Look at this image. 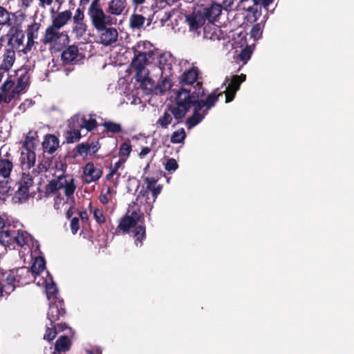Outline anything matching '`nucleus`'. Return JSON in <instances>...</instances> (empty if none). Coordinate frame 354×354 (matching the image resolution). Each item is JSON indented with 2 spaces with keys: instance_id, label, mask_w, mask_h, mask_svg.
Instances as JSON below:
<instances>
[{
  "instance_id": "1",
  "label": "nucleus",
  "mask_w": 354,
  "mask_h": 354,
  "mask_svg": "<svg viewBox=\"0 0 354 354\" xmlns=\"http://www.w3.org/2000/svg\"><path fill=\"white\" fill-rule=\"evenodd\" d=\"M223 94V92L221 91L219 88H216L205 100H202L201 97L205 95V89L201 85L198 84L192 95L185 90L179 92L177 97L178 106H170L169 109L178 123L185 117L194 104H196L198 108L204 109L205 114H207L208 111L215 106L219 97Z\"/></svg>"
},
{
  "instance_id": "2",
  "label": "nucleus",
  "mask_w": 354,
  "mask_h": 354,
  "mask_svg": "<svg viewBox=\"0 0 354 354\" xmlns=\"http://www.w3.org/2000/svg\"><path fill=\"white\" fill-rule=\"evenodd\" d=\"M0 216V243H37L32 236L26 231L15 230Z\"/></svg>"
},
{
  "instance_id": "3",
  "label": "nucleus",
  "mask_w": 354,
  "mask_h": 354,
  "mask_svg": "<svg viewBox=\"0 0 354 354\" xmlns=\"http://www.w3.org/2000/svg\"><path fill=\"white\" fill-rule=\"evenodd\" d=\"M3 280V292L8 295L16 287L28 284L30 281V272L28 268L21 267L5 271Z\"/></svg>"
},
{
  "instance_id": "4",
  "label": "nucleus",
  "mask_w": 354,
  "mask_h": 354,
  "mask_svg": "<svg viewBox=\"0 0 354 354\" xmlns=\"http://www.w3.org/2000/svg\"><path fill=\"white\" fill-rule=\"evenodd\" d=\"M140 43H138L136 46L133 48L134 51V57L131 63V67L136 71V80L137 82L141 83V86H144L145 82H150L149 77V71L147 68L149 64L147 58V53L145 52H140L137 48H140Z\"/></svg>"
},
{
  "instance_id": "5",
  "label": "nucleus",
  "mask_w": 354,
  "mask_h": 354,
  "mask_svg": "<svg viewBox=\"0 0 354 354\" xmlns=\"http://www.w3.org/2000/svg\"><path fill=\"white\" fill-rule=\"evenodd\" d=\"M64 189V193L68 200L74 198L73 194L76 189L74 178L69 175H61L51 180L46 186V192L54 193Z\"/></svg>"
},
{
  "instance_id": "6",
  "label": "nucleus",
  "mask_w": 354,
  "mask_h": 354,
  "mask_svg": "<svg viewBox=\"0 0 354 354\" xmlns=\"http://www.w3.org/2000/svg\"><path fill=\"white\" fill-rule=\"evenodd\" d=\"M198 77V70L196 67H192L189 70H186L180 77H179V83L180 84V88H178L174 93V101L175 105L174 106H178V100L177 97L178 93L182 90H185L189 91L191 95H192L194 88L198 87V84L201 85L203 86V83L201 82L197 81Z\"/></svg>"
},
{
  "instance_id": "7",
  "label": "nucleus",
  "mask_w": 354,
  "mask_h": 354,
  "mask_svg": "<svg viewBox=\"0 0 354 354\" xmlns=\"http://www.w3.org/2000/svg\"><path fill=\"white\" fill-rule=\"evenodd\" d=\"M87 15L91 25L97 31L102 30L105 28V26L113 24V18L106 14L102 7L88 8Z\"/></svg>"
},
{
  "instance_id": "8",
  "label": "nucleus",
  "mask_w": 354,
  "mask_h": 354,
  "mask_svg": "<svg viewBox=\"0 0 354 354\" xmlns=\"http://www.w3.org/2000/svg\"><path fill=\"white\" fill-rule=\"evenodd\" d=\"M246 80V75L245 74L234 75L231 78L226 77L222 87L225 86L228 83L227 86L223 92L225 95V102L229 103L232 102L236 95V92L239 90L241 84Z\"/></svg>"
},
{
  "instance_id": "9",
  "label": "nucleus",
  "mask_w": 354,
  "mask_h": 354,
  "mask_svg": "<svg viewBox=\"0 0 354 354\" xmlns=\"http://www.w3.org/2000/svg\"><path fill=\"white\" fill-rule=\"evenodd\" d=\"M144 180L147 184L146 189L139 192L133 204V205H138L139 202L140 204L143 203L145 212L150 216L153 205L152 202L150 201L149 190L155 186L157 180L153 177H145Z\"/></svg>"
},
{
  "instance_id": "10",
  "label": "nucleus",
  "mask_w": 354,
  "mask_h": 354,
  "mask_svg": "<svg viewBox=\"0 0 354 354\" xmlns=\"http://www.w3.org/2000/svg\"><path fill=\"white\" fill-rule=\"evenodd\" d=\"M6 37L8 39L7 47H12L15 50H21V46H24L25 34L20 24L11 26Z\"/></svg>"
},
{
  "instance_id": "11",
  "label": "nucleus",
  "mask_w": 354,
  "mask_h": 354,
  "mask_svg": "<svg viewBox=\"0 0 354 354\" xmlns=\"http://www.w3.org/2000/svg\"><path fill=\"white\" fill-rule=\"evenodd\" d=\"M66 314L64 302L62 299L51 301L47 313V318L50 323L57 324L59 320L64 318Z\"/></svg>"
},
{
  "instance_id": "12",
  "label": "nucleus",
  "mask_w": 354,
  "mask_h": 354,
  "mask_svg": "<svg viewBox=\"0 0 354 354\" xmlns=\"http://www.w3.org/2000/svg\"><path fill=\"white\" fill-rule=\"evenodd\" d=\"M84 8H77L75 12V15L72 16L73 28L72 32L77 38L82 37L87 30V24L84 21Z\"/></svg>"
},
{
  "instance_id": "13",
  "label": "nucleus",
  "mask_w": 354,
  "mask_h": 354,
  "mask_svg": "<svg viewBox=\"0 0 354 354\" xmlns=\"http://www.w3.org/2000/svg\"><path fill=\"white\" fill-rule=\"evenodd\" d=\"M199 10L205 20H207L209 23H214L220 17L223 10V6L220 3L211 1L207 5L203 6L202 8Z\"/></svg>"
},
{
  "instance_id": "14",
  "label": "nucleus",
  "mask_w": 354,
  "mask_h": 354,
  "mask_svg": "<svg viewBox=\"0 0 354 354\" xmlns=\"http://www.w3.org/2000/svg\"><path fill=\"white\" fill-rule=\"evenodd\" d=\"M17 193L24 198L29 196V189L33 185V178L29 174L23 173L20 180L17 183Z\"/></svg>"
},
{
  "instance_id": "15",
  "label": "nucleus",
  "mask_w": 354,
  "mask_h": 354,
  "mask_svg": "<svg viewBox=\"0 0 354 354\" xmlns=\"http://www.w3.org/2000/svg\"><path fill=\"white\" fill-rule=\"evenodd\" d=\"M109 26H105V28L100 31V43L104 46H109L115 43L118 37V33L115 28L109 27Z\"/></svg>"
},
{
  "instance_id": "16",
  "label": "nucleus",
  "mask_w": 354,
  "mask_h": 354,
  "mask_svg": "<svg viewBox=\"0 0 354 354\" xmlns=\"http://www.w3.org/2000/svg\"><path fill=\"white\" fill-rule=\"evenodd\" d=\"M83 172L86 183L96 182L102 176V170L95 167L92 162H89L85 165Z\"/></svg>"
},
{
  "instance_id": "17",
  "label": "nucleus",
  "mask_w": 354,
  "mask_h": 354,
  "mask_svg": "<svg viewBox=\"0 0 354 354\" xmlns=\"http://www.w3.org/2000/svg\"><path fill=\"white\" fill-rule=\"evenodd\" d=\"M41 146L44 153L53 154L59 147V140L56 136L48 133L44 136Z\"/></svg>"
},
{
  "instance_id": "18",
  "label": "nucleus",
  "mask_w": 354,
  "mask_h": 354,
  "mask_svg": "<svg viewBox=\"0 0 354 354\" xmlns=\"http://www.w3.org/2000/svg\"><path fill=\"white\" fill-rule=\"evenodd\" d=\"M186 21L189 25L190 30L197 31L205 24V19L198 10L186 16Z\"/></svg>"
},
{
  "instance_id": "19",
  "label": "nucleus",
  "mask_w": 354,
  "mask_h": 354,
  "mask_svg": "<svg viewBox=\"0 0 354 354\" xmlns=\"http://www.w3.org/2000/svg\"><path fill=\"white\" fill-rule=\"evenodd\" d=\"M68 328L66 324L61 321L57 324H53L50 322V325L46 326V330L44 335V339L50 342L53 340L57 333L64 331Z\"/></svg>"
},
{
  "instance_id": "20",
  "label": "nucleus",
  "mask_w": 354,
  "mask_h": 354,
  "mask_svg": "<svg viewBox=\"0 0 354 354\" xmlns=\"http://www.w3.org/2000/svg\"><path fill=\"white\" fill-rule=\"evenodd\" d=\"M79 50L75 45H71L64 49L61 55L63 62L66 64H75L78 62Z\"/></svg>"
},
{
  "instance_id": "21",
  "label": "nucleus",
  "mask_w": 354,
  "mask_h": 354,
  "mask_svg": "<svg viewBox=\"0 0 354 354\" xmlns=\"http://www.w3.org/2000/svg\"><path fill=\"white\" fill-rule=\"evenodd\" d=\"M15 51L12 47H6L3 55V61L0 65V70L8 71L12 67L15 61Z\"/></svg>"
},
{
  "instance_id": "22",
  "label": "nucleus",
  "mask_w": 354,
  "mask_h": 354,
  "mask_svg": "<svg viewBox=\"0 0 354 354\" xmlns=\"http://www.w3.org/2000/svg\"><path fill=\"white\" fill-rule=\"evenodd\" d=\"M192 107H194V113L186 121V124L188 128H192L197 125L207 115L205 114V110L201 107L198 108L196 104H193Z\"/></svg>"
},
{
  "instance_id": "23",
  "label": "nucleus",
  "mask_w": 354,
  "mask_h": 354,
  "mask_svg": "<svg viewBox=\"0 0 354 354\" xmlns=\"http://www.w3.org/2000/svg\"><path fill=\"white\" fill-rule=\"evenodd\" d=\"M192 107H194V113L186 121V124L188 128H192L197 125L207 115L205 114V110L201 107L198 108L196 104H193Z\"/></svg>"
},
{
  "instance_id": "24",
  "label": "nucleus",
  "mask_w": 354,
  "mask_h": 354,
  "mask_svg": "<svg viewBox=\"0 0 354 354\" xmlns=\"http://www.w3.org/2000/svg\"><path fill=\"white\" fill-rule=\"evenodd\" d=\"M127 0H111L109 2L107 12L113 15H120L125 10Z\"/></svg>"
},
{
  "instance_id": "25",
  "label": "nucleus",
  "mask_w": 354,
  "mask_h": 354,
  "mask_svg": "<svg viewBox=\"0 0 354 354\" xmlns=\"http://www.w3.org/2000/svg\"><path fill=\"white\" fill-rule=\"evenodd\" d=\"M21 162L22 167L30 169L34 167L36 160V154L35 150L25 151L21 153Z\"/></svg>"
},
{
  "instance_id": "26",
  "label": "nucleus",
  "mask_w": 354,
  "mask_h": 354,
  "mask_svg": "<svg viewBox=\"0 0 354 354\" xmlns=\"http://www.w3.org/2000/svg\"><path fill=\"white\" fill-rule=\"evenodd\" d=\"M72 13L70 10L59 12L53 18L52 25L53 27L60 29L71 19Z\"/></svg>"
},
{
  "instance_id": "27",
  "label": "nucleus",
  "mask_w": 354,
  "mask_h": 354,
  "mask_svg": "<svg viewBox=\"0 0 354 354\" xmlns=\"http://www.w3.org/2000/svg\"><path fill=\"white\" fill-rule=\"evenodd\" d=\"M59 28L53 27V25L48 26L46 29L45 35L43 39L44 44H53L57 41L60 37L61 33L59 32Z\"/></svg>"
},
{
  "instance_id": "28",
  "label": "nucleus",
  "mask_w": 354,
  "mask_h": 354,
  "mask_svg": "<svg viewBox=\"0 0 354 354\" xmlns=\"http://www.w3.org/2000/svg\"><path fill=\"white\" fill-rule=\"evenodd\" d=\"M175 103L172 105L174 106ZM171 105L168 106L167 109L165 111L162 115H161L156 122V126L157 128L161 129H167L169 125L171 123L173 120L172 113L169 111V108Z\"/></svg>"
},
{
  "instance_id": "29",
  "label": "nucleus",
  "mask_w": 354,
  "mask_h": 354,
  "mask_svg": "<svg viewBox=\"0 0 354 354\" xmlns=\"http://www.w3.org/2000/svg\"><path fill=\"white\" fill-rule=\"evenodd\" d=\"M71 340L66 335H62L58 338L55 344V350L57 352H65L71 347Z\"/></svg>"
},
{
  "instance_id": "30",
  "label": "nucleus",
  "mask_w": 354,
  "mask_h": 354,
  "mask_svg": "<svg viewBox=\"0 0 354 354\" xmlns=\"http://www.w3.org/2000/svg\"><path fill=\"white\" fill-rule=\"evenodd\" d=\"M13 168L12 162L8 159H0V176L8 178Z\"/></svg>"
},
{
  "instance_id": "31",
  "label": "nucleus",
  "mask_w": 354,
  "mask_h": 354,
  "mask_svg": "<svg viewBox=\"0 0 354 354\" xmlns=\"http://www.w3.org/2000/svg\"><path fill=\"white\" fill-rule=\"evenodd\" d=\"M129 211L121 218L118 227L124 232H128L130 228L136 227L137 223L133 218L129 216Z\"/></svg>"
},
{
  "instance_id": "32",
  "label": "nucleus",
  "mask_w": 354,
  "mask_h": 354,
  "mask_svg": "<svg viewBox=\"0 0 354 354\" xmlns=\"http://www.w3.org/2000/svg\"><path fill=\"white\" fill-rule=\"evenodd\" d=\"M11 15L15 14L9 12L5 7L0 6V27L11 26Z\"/></svg>"
},
{
  "instance_id": "33",
  "label": "nucleus",
  "mask_w": 354,
  "mask_h": 354,
  "mask_svg": "<svg viewBox=\"0 0 354 354\" xmlns=\"http://www.w3.org/2000/svg\"><path fill=\"white\" fill-rule=\"evenodd\" d=\"M82 120L80 115H74L68 120V129L80 131L83 129Z\"/></svg>"
},
{
  "instance_id": "34",
  "label": "nucleus",
  "mask_w": 354,
  "mask_h": 354,
  "mask_svg": "<svg viewBox=\"0 0 354 354\" xmlns=\"http://www.w3.org/2000/svg\"><path fill=\"white\" fill-rule=\"evenodd\" d=\"M145 20H146V18L144 16H142V15L133 14L130 17V19H129L130 26L133 29H138L139 30L143 26Z\"/></svg>"
},
{
  "instance_id": "35",
  "label": "nucleus",
  "mask_w": 354,
  "mask_h": 354,
  "mask_svg": "<svg viewBox=\"0 0 354 354\" xmlns=\"http://www.w3.org/2000/svg\"><path fill=\"white\" fill-rule=\"evenodd\" d=\"M135 241L142 243L146 239V228L143 225H136L132 230Z\"/></svg>"
},
{
  "instance_id": "36",
  "label": "nucleus",
  "mask_w": 354,
  "mask_h": 354,
  "mask_svg": "<svg viewBox=\"0 0 354 354\" xmlns=\"http://www.w3.org/2000/svg\"><path fill=\"white\" fill-rule=\"evenodd\" d=\"M203 37L212 41L219 40V36L216 32V28L210 25L204 26Z\"/></svg>"
},
{
  "instance_id": "37",
  "label": "nucleus",
  "mask_w": 354,
  "mask_h": 354,
  "mask_svg": "<svg viewBox=\"0 0 354 354\" xmlns=\"http://www.w3.org/2000/svg\"><path fill=\"white\" fill-rule=\"evenodd\" d=\"M107 133H120L122 131L120 124L114 122L113 121H105L102 124Z\"/></svg>"
},
{
  "instance_id": "38",
  "label": "nucleus",
  "mask_w": 354,
  "mask_h": 354,
  "mask_svg": "<svg viewBox=\"0 0 354 354\" xmlns=\"http://www.w3.org/2000/svg\"><path fill=\"white\" fill-rule=\"evenodd\" d=\"M30 74L28 71H25L17 79V83L15 89L21 91L25 89L29 85Z\"/></svg>"
},
{
  "instance_id": "39",
  "label": "nucleus",
  "mask_w": 354,
  "mask_h": 354,
  "mask_svg": "<svg viewBox=\"0 0 354 354\" xmlns=\"http://www.w3.org/2000/svg\"><path fill=\"white\" fill-rule=\"evenodd\" d=\"M65 140L67 143H74L80 140L82 135L80 131L68 129L64 133Z\"/></svg>"
},
{
  "instance_id": "40",
  "label": "nucleus",
  "mask_w": 354,
  "mask_h": 354,
  "mask_svg": "<svg viewBox=\"0 0 354 354\" xmlns=\"http://www.w3.org/2000/svg\"><path fill=\"white\" fill-rule=\"evenodd\" d=\"M185 138V131L183 128H181L172 133L171 136V142L174 144H180L184 142Z\"/></svg>"
},
{
  "instance_id": "41",
  "label": "nucleus",
  "mask_w": 354,
  "mask_h": 354,
  "mask_svg": "<svg viewBox=\"0 0 354 354\" xmlns=\"http://www.w3.org/2000/svg\"><path fill=\"white\" fill-rule=\"evenodd\" d=\"M131 150L132 147L130 141L124 142L120 146L118 156L120 158H124L127 160Z\"/></svg>"
},
{
  "instance_id": "42",
  "label": "nucleus",
  "mask_w": 354,
  "mask_h": 354,
  "mask_svg": "<svg viewBox=\"0 0 354 354\" xmlns=\"http://www.w3.org/2000/svg\"><path fill=\"white\" fill-rule=\"evenodd\" d=\"M46 292L47 295L48 299L51 301H55L57 299H59L57 297L58 290L56 286V284L54 282L51 283H47L46 286Z\"/></svg>"
},
{
  "instance_id": "43",
  "label": "nucleus",
  "mask_w": 354,
  "mask_h": 354,
  "mask_svg": "<svg viewBox=\"0 0 354 354\" xmlns=\"http://www.w3.org/2000/svg\"><path fill=\"white\" fill-rule=\"evenodd\" d=\"M40 27L41 24L35 21L28 25L26 30L27 37L37 39Z\"/></svg>"
},
{
  "instance_id": "44",
  "label": "nucleus",
  "mask_w": 354,
  "mask_h": 354,
  "mask_svg": "<svg viewBox=\"0 0 354 354\" xmlns=\"http://www.w3.org/2000/svg\"><path fill=\"white\" fill-rule=\"evenodd\" d=\"M31 132H29V133L26 136L25 140L23 142V148L25 149V151H31L35 150L36 147L35 144V139L33 136H30Z\"/></svg>"
},
{
  "instance_id": "45",
  "label": "nucleus",
  "mask_w": 354,
  "mask_h": 354,
  "mask_svg": "<svg viewBox=\"0 0 354 354\" xmlns=\"http://www.w3.org/2000/svg\"><path fill=\"white\" fill-rule=\"evenodd\" d=\"M248 0H240V3H244L245 1H248ZM252 1L254 2V0H252ZM248 11H249L250 12H251L252 14V16L251 17L252 19H251V22H255L258 20V19L260 17L261 15V10H258L257 6H249L248 8H247ZM250 18V16L248 17V19Z\"/></svg>"
},
{
  "instance_id": "46",
  "label": "nucleus",
  "mask_w": 354,
  "mask_h": 354,
  "mask_svg": "<svg viewBox=\"0 0 354 354\" xmlns=\"http://www.w3.org/2000/svg\"><path fill=\"white\" fill-rule=\"evenodd\" d=\"M82 118H83V129H86L87 131H91L97 127V122L95 119H86L85 116H82Z\"/></svg>"
},
{
  "instance_id": "47",
  "label": "nucleus",
  "mask_w": 354,
  "mask_h": 354,
  "mask_svg": "<svg viewBox=\"0 0 354 354\" xmlns=\"http://www.w3.org/2000/svg\"><path fill=\"white\" fill-rule=\"evenodd\" d=\"M172 84L170 80L164 77L158 84V88L160 93H165L171 88Z\"/></svg>"
},
{
  "instance_id": "48",
  "label": "nucleus",
  "mask_w": 354,
  "mask_h": 354,
  "mask_svg": "<svg viewBox=\"0 0 354 354\" xmlns=\"http://www.w3.org/2000/svg\"><path fill=\"white\" fill-rule=\"evenodd\" d=\"M139 203H140V202L138 203V205H137L138 207L136 208L135 209H133L130 214H129V216L130 218H133L134 220H135V222L136 223H138L140 220L141 218H143V214H141L140 213V208L139 207ZM136 205H133V204H131L129 205V207H134Z\"/></svg>"
},
{
  "instance_id": "49",
  "label": "nucleus",
  "mask_w": 354,
  "mask_h": 354,
  "mask_svg": "<svg viewBox=\"0 0 354 354\" xmlns=\"http://www.w3.org/2000/svg\"><path fill=\"white\" fill-rule=\"evenodd\" d=\"M76 153L78 156H86L88 153V142H82L80 144H78L76 147Z\"/></svg>"
},
{
  "instance_id": "50",
  "label": "nucleus",
  "mask_w": 354,
  "mask_h": 354,
  "mask_svg": "<svg viewBox=\"0 0 354 354\" xmlns=\"http://www.w3.org/2000/svg\"><path fill=\"white\" fill-rule=\"evenodd\" d=\"M45 268V261L43 258L36 259L35 262L32 266V270L33 272L39 273L42 272Z\"/></svg>"
},
{
  "instance_id": "51",
  "label": "nucleus",
  "mask_w": 354,
  "mask_h": 354,
  "mask_svg": "<svg viewBox=\"0 0 354 354\" xmlns=\"http://www.w3.org/2000/svg\"><path fill=\"white\" fill-rule=\"evenodd\" d=\"M178 167V165L174 158H169L165 165V169L169 173L174 172Z\"/></svg>"
},
{
  "instance_id": "52",
  "label": "nucleus",
  "mask_w": 354,
  "mask_h": 354,
  "mask_svg": "<svg viewBox=\"0 0 354 354\" xmlns=\"http://www.w3.org/2000/svg\"><path fill=\"white\" fill-rule=\"evenodd\" d=\"M262 30L260 24L254 25L250 30V36L254 39H259L261 37Z\"/></svg>"
},
{
  "instance_id": "53",
  "label": "nucleus",
  "mask_w": 354,
  "mask_h": 354,
  "mask_svg": "<svg viewBox=\"0 0 354 354\" xmlns=\"http://www.w3.org/2000/svg\"><path fill=\"white\" fill-rule=\"evenodd\" d=\"M93 217L98 224L102 225L106 222V218L102 211L100 209H95L93 210Z\"/></svg>"
},
{
  "instance_id": "54",
  "label": "nucleus",
  "mask_w": 354,
  "mask_h": 354,
  "mask_svg": "<svg viewBox=\"0 0 354 354\" xmlns=\"http://www.w3.org/2000/svg\"><path fill=\"white\" fill-rule=\"evenodd\" d=\"M10 185L8 180L6 178L0 180V196H5L8 194Z\"/></svg>"
},
{
  "instance_id": "55",
  "label": "nucleus",
  "mask_w": 354,
  "mask_h": 354,
  "mask_svg": "<svg viewBox=\"0 0 354 354\" xmlns=\"http://www.w3.org/2000/svg\"><path fill=\"white\" fill-rule=\"evenodd\" d=\"M50 166V158H44L38 165V172H45L48 170Z\"/></svg>"
},
{
  "instance_id": "56",
  "label": "nucleus",
  "mask_w": 354,
  "mask_h": 354,
  "mask_svg": "<svg viewBox=\"0 0 354 354\" xmlns=\"http://www.w3.org/2000/svg\"><path fill=\"white\" fill-rule=\"evenodd\" d=\"M15 85V82L8 78L1 86V93L6 94Z\"/></svg>"
},
{
  "instance_id": "57",
  "label": "nucleus",
  "mask_w": 354,
  "mask_h": 354,
  "mask_svg": "<svg viewBox=\"0 0 354 354\" xmlns=\"http://www.w3.org/2000/svg\"><path fill=\"white\" fill-rule=\"evenodd\" d=\"M88 153L90 155H95L99 149L100 148V145L99 140L92 141L91 143H88Z\"/></svg>"
},
{
  "instance_id": "58",
  "label": "nucleus",
  "mask_w": 354,
  "mask_h": 354,
  "mask_svg": "<svg viewBox=\"0 0 354 354\" xmlns=\"http://www.w3.org/2000/svg\"><path fill=\"white\" fill-rule=\"evenodd\" d=\"M251 57V51L248 48L243 49L239 55V60L246 63Z\"/></svg>"
},
{
  "instance_id": "59",
  "label": "nucleus",
  "mask_w": 354,
  "mask_h": 354,
  "mask_svg": "<svg viewBox=\"0 0 354 354\" xmlns=\"http://www.w3.org/2000/svg\"><path fill=\"white\" fill-rule=\"evenodd\" d=\"M71 230L73 234H75L80 229V220L77 217H73L71 220Z\"/></svg>"
},
{
  "instance_id": "60",
  "label": "nucleus",
  "mask_w": 354,
  "mask_h": 354,
  "mask_svg": "<svg viewBox=\"0 0 354 354\" xmlns=\"http://www.w3.org/2000/svg\"><path fill=\"white\" fill-rule=\"evenodd\" d=\"M34 38L27 37V43L25 46L22 49H21V51H22L24 54H27L28 52L31 51L32 48L35 45Z\"/></svg>"
},
{
  "instance_id": "61",
  "label": "nucleus",
  "mask_w": 354,
  "mask_h": 354,
  "mask_svg": "<svg viewBox=\"0 0 354 354\" xmlns=\"http://www.w3.org/2000/svg\"><path fill=\"white\" fill-rule=\"evenodd\" d=\"M162 185H158L157 186L153 187L149 191L151 192V194L153 196L152 200L150 199V201L152 202V204L155 202L156 198H157L158 195L161 192L162 190Z\"/></svg>"
},
{
  "instance_id": "62",
  "label": "nucleus",
  "mask_w": 354,
  "mask_h": 354,
  "mask_svg": "<svg viewBox=\"0 0 354 354\" xmlns=\"http://www.w3.org/2000/svg\"><path fill=\"white\" fill-rule=\"evenodd\" d=\"M167 59L164 56H160L159 58V64L160 67L162 70H165L166 68L171 69V64H167Z\"/></svg>"
},
{
  "instance_id": "63",
  "label": "nucleus",
  "mask_w": 354,
  "mask_h": 354,
  "mask_svg": "<svg viewBox=\"0 0 354 354\" xmlns=\"http://www.w3.org/2000/svg\"><path fill=\"white\" fill-rule=\"evenodd\" d=\"M6 272L0 268V296H3V280L5 278Z\"/></svg>"
},
{
  "instance_id": "64",
  "label": "nucleus",
  "mask_w": 354,
  "mask_h": 354,
  "mask_svg": "<svg viewBox=\"0 0 354 354\" xmlns=\"http://www.w3.org/2000/svg\"><path fill=\"white\" fill-rule=\"evenodd\" d=\"M127 161L126 158H120L118 162H116L113 167H111L110 168L113 170H115V172L118 171L119 168L125 163Z\"/></svg>"
}]
</instances>
